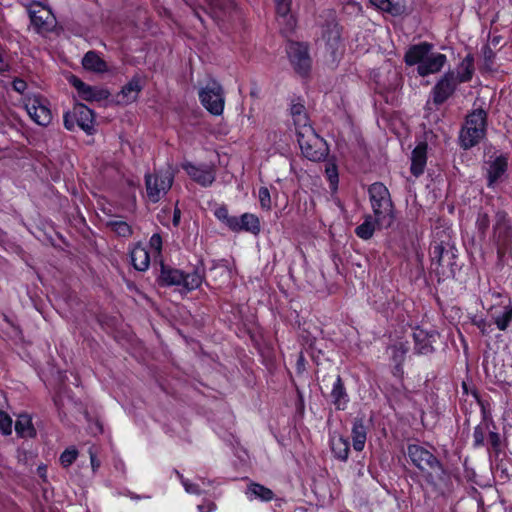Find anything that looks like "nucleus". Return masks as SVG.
Here are the masks:
<instances>
[{
	"mask_svg": "<svg viewBox=\"0 0 512 512\" xmlns=\"http://www.w3.org/2000/svg\"><path fill=\"white\" fill-rule=\"evenodd\" d=\"M433 45L421 42L408 48L404 61L408 66L418 64L417 72L420 76H427L439 72L446 62V56L432 52Z\"/></svg>",
	"mask_w": 512,
	"mask_h": 512,
	"instance_id": "f257e3e1",
	"label": "nucleus"
},
{
	"mask_svg": "<svg viewBox=\"0 0 512 512\" xmlns=\"http://www.w3.org/2000/svg\"><path fill=\"white\" fill-rule=\"evenodd\" d=\"M368 194L375 222L380 227H390L395 216L394 205L388 188L383 183L375 182L369 186Z\"/></svg>",
	"mask_w": 512,
	"mask_h": 512,
	"instance_id": "f03ea898",
	"label": "nucleus"
},
{
	"mask_svg": "<svg viewBox=\"0 0 512 512\" xmlns=\"http://www.w3.org/2000/svg\"><path fill=\"white\" fill-rule=\"evenodd\" d=\"M159 284L162 286H183L187 291L197 289L203 281V273L196 268L192 273L185 274L179 269L161 264Z\"/></svg>",
	"mask_w": 512,
	"mask_h": 512,
	"instance_id": "7ed1b4c3",
	"label": "nucleus"
},
{
	"mask_svg": "<svg viewBox=\"0 0 512 512\" xmlns=\"http://www.w3.org/2000/svg\"><path fill=\"white\" fill-rule=\"evenodd\" d=\"M33 30L40 35H46L55 30L57 19L52 11L38 1L24 4Z\"/></svg>",
	"mask_w": 512,
	"mask_h": 512,
	"instance_id": "20e7f679",
	"label": "nucleus"
},
{
	"mask_svg": "<svg viewBox=\"0 0 512 512\" xmlns=\"http://www.w3.org/2000/svg\"><path fill=\"white\" fill-rule=\"evenodd\" d=\"M297 140L303 155L311 161H321L329 152L326 141L319 137L313 128L298 132Z\"/></svg>",
	"mask_w": 512,
	"mask_h": 512,
	"instance_id": "39448f33",
	"label": "nucleus"
},
{
	"mask_svg": "<svg viewBox=\"0 0 512 512\" xmlns=\"http://www.w3.org/2000/svg\"><path fill=\"white\" fill-rule=\"evenodd\" d=\"M407 455L411 462L423 472H435L439 477L444 474V468L438 458L428 449L418 444H409Z\"/></svg>",
	"mask_w": 512,
	"mask_h": 512,
	"instance_id": "423d86ee",
	"label": "nucleus"
},
{
	"mask_svg": "<svg viewBox=\"0 0 512 512\" xmlns=\"http://www.w3.org/2000/svg\"><path fill=\"white\" fill-rule=\"evenodd\" d=\"M174 176L170 171L147 174L145 185L147 196L153 203L158 202L173 184Z\"/></svg>",
	"mask_w": 512,
	"mask_h": 512,
	"instance_id": "0eeeda50",
	"label": "nucleus"
},
{
	"mask_svg": "<svg viewBox=\"0 0 512 512\" xmlns=\"http://www.w3.org/2000/svg\"><path fill=\"white\" fill-rule=\"evenodd\" d=\"M202 105L213 115H221L224 109L223 89L216 81L209 82L199 92Z\"/></svg>",
	"mask_w": 512,
	"mask_h": 512,
	"instance_id": "6e6552de",
	"label": "nucleus"
},
{
	"mask_svg": "<svg viewBox=\"0 0 512 512\" xmlns=\"http://www.w3.org/2000/svg\"><path fill=\"white\" fill-rule=\"evenodd\" d=\"M25 109L30 118L40 126H47L52 120L48 101L41 95H31L25 99Z\"/></svg>",
	"mask_w": 512,
	"mask_h": 512,
	"instance_id": "1a4fd4ad",
	"label": "nucleus"
},
{
	"mask_svg": "<svg viewBox=\"0 0 512 512\" xmlns=\"http://www.w3.org/2000/svg\"><path fill=\"white\" fill-rule=\"evenodd\" d=\"M287 54L294 70L305 76L311 69V58L308 47L300 42H291L287 46Z\"/></svg>",
	"mask_w": 512,
	"mask_h": 512,
	"instance_id": "9d476101",
	"label": "nucleus"
},
{
	"mask_svg": "<svg viewBox=\"0 0 512 512\" xmlns=\"http://www.w3.org/2000/svg\"><path fill=\"white\" fill-rule=\"evenodd\" d=\"M458 85L454 72L445 73L432 89L433 104L439 106L451 97Z\"/></svg>",
	"mask_w": 512,
	"mask_h": 512,
	"instance_id": "9b49d317",
	"label": "nucleus"
},
{
	"mask_svg": "<svg viewBox=\"0 0 512 512\" xmlns=\"http://www.w3.org/2000/svg\"><path fill=\"white\" fill-rule=\"evenodd\" d=\"M493 238L499 249H506L512 241V225L505 211H497L495 214Z\"/></svg>",
	"mask_w": 512,
	"mask_h": 512,
	"instance_id": "f8f14e48",
	"label": "nucleus"
},
{
	"mask_svg": "<svg viewBox=\"0 0 512 512\" xmlns=\"http://www.w3.org/2000/svg\"><path fill=\"white\" fill-rule=\"evenodd\" d=\"M69 83L77 90L79 96L85 101H101L109 97L110 93L106 89L90 86L72 75Z\"/></svg>",
	"mask_w": 512,
	"mask_h": 512,
	"instance_id": "ddd939ff",
	"label": "nucleus"
},
{
	"mask_svg": "<svg viewBox=\"0 0 512 512\" xmlns=\"http://www.w3.org/2000/svg\"><path fill=\"white\" fill-rule=\"evenodd\" d=\"M182 168L190 178L203 187H209L215 181V171L211 166H196L190 162L182 164Z\"/></svg>",
	"mask_w": 512,
	"mask_h": 512,
	"instance_id": "4468645a",
	"label": "nucleus"
},
{
	"mask_svg": "<svg viewBox=\"0 0 512 512\" xmlns=\"http://www.w3.org/2000/svg\"><path fill=\"white\" fill-rule=\"evenodd\" d=\"M438 333L435 330H425L417 327L413 332L414 350L419 355H427L434 351L433 343L436 342Z\"/></svg>",
	"mask_w": 512,
	"mask_h": 512,
	"instance_id": "2eb2a0df",
	"label": "nucleus"
},
{
	"mask_svg": "<svg viewBox=\"0 0 512 512\" xmlns=\"http://www.w3.org/2000/svg\"><path fill=\"white\" fill-rule=\"evenodd\" d=\"M74 118L77 125L87 134H92L94 132V113L86 105L81 103L74 105Z\"/></svg>",
	"mask_w": 512,
	"mask_h": 512,
	"instance_id": "dca6fc26",
	"label": "nucleus"
},
{
	"mask_svg": "<svg viewBox=\"0 0 512 512\" xmlns=\"http://www.w3.org/2000/svg\"><path fill=\"white\" fill-rule=\"evenodd\" d=\"M290 114L296 127V134L305 131V128H312L309 124V117L303 101L299 98L293 99L290 106Z\"/></svg>",
	"mask_w": 512,
	"mask_h": 512,
	"instance_id": "f3484780",
	"label": "nucleus"
},
{
	"mask_svg": "<svg viewBox=\"0 0 512 512\" xmlns=\"http://www.w3.org/2000/svg\"><path fill=\"white\" fill-rule=\"evenodd\" d=\"M368 425L365 423L364 417H356L353 420L351 436L353 442V448L357 452H361L367 440Z\"/></svg>",
	"mask_w": 512,
	"mask_h": 512,
	"instance_id": "a211bd4d",
	"label": "nucleus"
},
{
	"mask_svg": "<svg viewBox=\"0 0 512 512\" xmlns=\"http://www.w3.org/2000/svg\"><path fill=\"white\" fill-rule=\"evenodd\" d=\"M331 403L336 410H345L349 402V396L340 375H337L330 392Z\"/></svg>",
	"mask_w": 512,
	"mask_h": 512,
	"instance_id": "6ab92c4d",
	"label": "nucleus"
},
{
	"mask_svg": "<svg viewBox=\"0 0 512 512\" xmlns=\"http://www.w3.org/2000/svg\"><path fill=\"white\" fill-rule=\"evenodd\" d=\"M427 160V143H419L411 154V173L415 177L423 174Z\"/></svg>",
	"mask_w": 512,
	"mask_h": 512,
	"instance_id": "aec40b11",
	"label": "nucleus"
},
{
	"mask_svg": "<svg viewBox=\"0 0 512 512\" xmlns=\"http://www.w3.org/2000/svg\"><path fill=\"white\" fill-rule=\"evenodd\" d=\"M486 132L481 129L471 127L467 124L461 129L460 132V143L464 149L472 148L477 145L481 139L484 138Z\"/></svg>",
	"mask_w": 512,
	"mask_h": 512,
	"instance_id": "412c9836",
	"label": "nucleus"
},
{
	"mask_svg": "<svg viewBox=\"0 0 512 512\" xmlns=\"http://www.w3.org/2000/svg\"><path fill=\"white\" fill-rule=\"evenodd\" d=\"M507 159L503 156L497 157L494 161L490 162L487 169L488 186L492 187L506 172Z\"/></svg>",
	"mask_w": 512,
	"mask_h": 512,
	"instance_id": "4be33fe9",
	"label": "nucleus"
},
{
	"mask_svg": "<svg viewBox=\"0 0 512 512\" xmlns=\"http://www.w3.org/2000/svg\"><path fill=\"white\" fill-rule=\"evenodd\" d=\"M331 450L335 458L345 462L350 451L349 440L341 435H334L330 439Z\"/></svg>",
	"mask_w": 512,
	"mask_h": 512,
	"instance_id": "5701e85b",
	"label": "nucleus"
},
{
	"mask_svg": "<svg viewBox=\"0 0 512 512\" xmlns=\"http://www.w3.org/2000/svg\"><path fill=\"white\" fill-rule=\"evenodd\" d=\"M82 65L86 70L96 73H103L108 70L107 63L95 51H88L84 55Z\"/></svg>",
	"mask_w": 512,
	"mask_h": 512,
	"instance_id": "b1692460",
	"label": "nucleus"
},
{
	"mask_svg": "<svg viewBox=\"0 0 512 512\" xmlns=\"http://www.w3.org/2000/svg\"><path fill=\"white\" fill-rule=\"evenodd\" d=\"M134 268L138 271H145L150 264L149 252L141 245H136L130 253Z\"/></svg>",
	"mask_w": 512,
	"mask_h": 512,
	"instance_id": "393cba45",
	"label": "nucleus"
},
{
	"mask_svg": "<svg viewBox=\"0 0 512 512\" xmlns=\"http://www.w3.org/2000/svg\"><path fill=\"white\" fill-rule=\"evenodd\" d=\"M239 231H247L252 234H258L260 232V221L259 218L251 213H244L240 217H237Z\"/></svg>",
	"mask_w": 512,
	"mask_h": 512,
	"instance_id": "a878e982",
	"label": "nucleus"
},
{
	"mask_svg": "<svg viewBox=\"0 0 512 512\" xmlns=\"http://www.w3.org/2000/svg\"><path fill=\"white\" fill-rule=\"evenodd\" d=\"M465 124L481 129L482 131L486 132V125H487V113L484 109L478 108L473 110L469 115L466 117Z\"/></svg>",
	"mask_w": 512,
	"mask_h": 512,
	"instance_id": "bb28decb",
	"label": "nucleus"
},
{
	"mask_svg": "<svg viewBox=\"0 0 512 512\" xmlns=\"http://www.w3.org/2000/svg\"><path fill=\"white\" fill-rule=\"evenodd\" d=\"M15 431L20 437H33L35 429L30 416L26 414L20 415L15 422Z\"/></svg>",
	"mask_w": 512,
	"mask_h": 512,
	"instance_id": "cd10ccee",
	"label": "nucleus"
},
{
	"mask_svg": "<svg viewBox=\"0 0 512 512\" xmlns=\"http://www.w3.org/2000/svg\"><path fill=\"white\" fill-rule=\"evenodd\" d=\"M376 225L375 217L373 218L372 215H366L364 222L356 227L355 234L363 240H368L373 236Z\"/></svg>",
	"mask_w": 512,
	"mask_h": 512,
	"instance_id": "c85d7f7f",
	"label": "nucleus"
},
{
	"mask_svg": "<svg viewBox=\"0 0 512 512\" xmlns=\"http://www.w3.org/2000/svg\"><path fill=\"white\" fill-rule=\"evenodd\" d=\"M492 318L497 328L505 331L512 322V305H506L501 312L493 313Z\"/></svg>",
	"mask_w": 512,
	"mask_h": 512,
	"instance_id": "c756f323",
	"label": "nucleus"
},
{
	"mask_svg": "<svg viewBox=\"0 0 512 512\" xmlns=\"http://www.w3.org/2000/svg\"><path fill=\"white\" fill-rule=\"evenodd\" d=\"M451 254L450 250H447V246H445L443 243H439L433 246L431 257L432 261L435 262L438 267L441 268V271L439 273L445 274V262H446V256H449Z\"/></svg>",
	"mask_w": 512,
	"mask_h": 512,
	"instance_id": "7c9ffc66",
	"label": "nucleus"
},
{
	"mask_svg": "<svg viewBox=\"0 0 512 512\" xmlns=\"http://www.w3.org/2000/svg\"><path fill=\"white\" fill-rule=\"evenodd\" d=\"M292 0H276V13L282 18L289 28L295 25V19L290 15Z\"/></svg>",
	"mask_w": 512,
	"mask_h": 512,
	"instance_id": "2f4dec72",
	"label": "nucleus"
},
{
	"mask_svg": "<svg viewBox=\"0 0 512 512\" xmlns=\"http://www.w3.org/2000/svg\"><path fill=\"white\" fill-rule=\"evenodd\" d=\"M215 216L218 220L222 221L230 230L234 232L239 231V226L236 216H230L228 209L225 206H220L215 210Z\"/></svg>",
	"mask_w": 512,
	"mask_h": 512,
	"instance_id": "473e14b6",
	"label": "nucleus"
},
{
	"mask_svg": "<svg viewBox=\"0 0 512 512\" xmlns=\"http://www.w3.org/2000/svg\"><path fill=\"white\" fill-rule=\"evenodd\" d=\"M141 90L142 85L140 84V80L138 78H133L123 86L121 94L127 99V101H134Z\"/></svg>",
	"mask_w": 512,
	"mask_h": 512,
	"instance_id": "72a5a7b5",
	"label": "nucleus"
},
{
	"mask_svg": "<svg viewBox=\"0 0 512 512\" xmlns=\"http://www.w3.org/2000/svg\"><path fill=\"white\" fill-rule=\"evenodd\" d=\"M247 494L253 495L255 498H259L264 501H269L273 498L274 494L272 490L266 488L263 485L252 483L247 490Z\"/></svg>",
	"mask_w": 512,
	"mask_h": 512,
	"instance_id": "f704fd0d",
	"label": "nucleus"
},
{
	"mask_svg": "<svg viewBox=\"0 0 512 512\" xmlns=\"http://www.w3.org/2000/svg\"><path fill=\"white\" fill-rule=\"evenodd\" d=\"M107 226L120 237H130L132 235L131 226L125 221L114 220L107 222Z\"/></svg>",
	"mask_w": 512,
	"mask_h": 512,
	"instance_id": "c9c22d12",
	"label": "nucleus"
},
{
	"mask_svg": "<svg viewBox=\"0 0 512 512\" xmlns=\"http://www.w3.org/2000/svg\"><path fill=\"white\" fill-rule=\"evenodd\" d=\"M460 68L462 69V72L456 75L458 84L470 81L474 71L472 59L470 57H466L462 61Z\"/></svg>",
	"mask_w": 512,
	"mask_h": 512,
	"instance_id": "e433bc0d",
	"label": "nucleus"
},
{
	"mask_svg": "<svg viewBox=\"0 0 512 512\" xmlns=\"http://www.w3.org/2000/svg\"><path fill=\"white\" fill-rule=\"evenodd\" d=\"M489 226V215L483 211H479L476 219V228L480 239H485Z\"/></svg>",
	"mask_w": 512,
	"mask_h": 512,
	"instance_id": "4c0bfd02",
	"label": "nucleus"
},
{
	"mask_svg": "<svg viewBox=\"0 0 512 512\" xmlns=\"http://www.w3.org/2000/svg\"><path fill=\"white\" fill-rule=\"evenodd\" d=\"M488 429V423H481L474 428L473 431V446L475 448L484 445L485 433Z\"/></svg>",
	"mask_w": 512,
	"mask_h": 512,
	"instance_id": "58836bf2",
	"label": "nucleus"
},
{
	"mask_svg": "<svg viewBox=\"0 0 512 512\" xmlns=\"http://www.w3.org/2000/svg\"><path fill=\"white\" fill-rule=\"evenodd\" d=\"M323 38L327 39V43L334 47L340 39V32L336 24L328 27V30L323 33Z\"/></svg>",
	"mask_w": 512,
	"mask_h": 512,
	"instance_id": "ea45409f",
	"label": "nucleus"
},
{
	"mask_svg": "<svg viewBox=\"0 0 512 512\" xmlns=\"http://www.w3.org/2000/svg\"><path fill=\"white\" fill-rule=\"evenodd\" d=\"M78 451L75 448H68L60 455V463L63 467H69L77 458Z\"/></svg>",
	"mask_w": 512,
	"mask_h": 512,
	"instance_id": "a19ab883",
	"label": "nucleus"
},
{
	"mask_svg": "<svg viewBox=\"0 0 512 512\" xmlns=\"http://www.w3.org/2000/svg\"><path fill=\"white\" fill-rule=\"evenodd\" d=\"M0 432L9 435L12 432V419L4 411H0Z\"/></svg>",
	"mask_w": 512,
	"mask_h": 512,
	"instance_id": "79ce46f5",
	"label": "nucleus"
},
{
	"mask_svg": "<svg viewBox=\"0 0 512 512\" xmlns=\"http://www.w3.org/2000/svg\"><path fill=\"white\" fill-rule=\"evenodd\" d=\"M258 197L260 206L265 210H270L272 203L269 189L267 187H260Z\"/></svg>",
	"mask_w": 512,
	"mask_h": 512,
	"instance_id": "37998d69",
	"label": "nucleus"
},
{
	"mask_svg": "<svg viewBox=\"0 0 512 512\" xmlns=\"http://www.w3.org/2000/svg\"><path fill=\"white\" fill-rule=\"evenodd\" d=\"M488 441H489L493 451L496 454H498L500 452V447H501V438H500L499 433L490 431Z\"/></svg>",
	"mask_w": 512,
	"mask_h": 512,
	"instance_id": "c03bdc74",
	"label": "nucleus"
},
{
	"mask_svg": "<svg viewBox=\"0 0 512 512\" xmlns=\"http://www.w3.org/2000/svg\"><path fill=\"white\" fill-rule=\"evenodd\" d=\"M63 120L65 128L69 131H73L77 124L74 118V108L64 114Z\"/></svg>",
	"mask_w": 512,
	"mask_h": 512,
	"instance_id": "a18cd8bd",
	"label": "nucleus"
},
{
	"mask_svg": "<svg viewBox=\"0 0 512 512\" xmlns=\"http://www.w3.org/2000/svg\"><path fill=\"white\" fill-rule=\"evenodd\" d=\"M473 324L480 330L482 335H489L492 331V325L484 319L473 320Z\"/></svg>",
	"mask_w": 512,
	"mask_h": 512,
	"instance_id": "49530a36",
	"label": "nucleus"
},
{
	"mask_svg": "<svg viewBox=\"0 0 512 512\" xmlns=\"http://www.w3.org/2000/svg\"><path fill=\"white\" fill-rule=\"evenodd\" d=\"M447 250H450L451 254H449V256H446L445 268H450V273L454 275V266L456 265L454 259L456 257V250L454 249V247H447Z\"/></svg>",
	"mask_w": 512,
	"mask_h": 512,
	"instance_id": "de8ad7c7",
	"label": "nucleus"
},
{
	"mask_svg": "<svg viewBox=\"0 0 512 512\" xmlns=\"http://www.w3.org/2000/svg\"><path fill=\"white\" fill-rule=\"evenodd\" d=\"M149 244L152 249H154L157 252L161 251L162 248V238L159 234L155 233L151 236L149 240Z\"/></svg>",
	"mask_w": 512,
	"mask_h": 512,
	"instance_id": "09e8293b",
	"label": "nucleus"
},
{
	"mask_svg": "<svg viewBox=\"0 0 512 512\" xmlns=\"http://www.w3.org/2000/svg\"><path fill=\"white\" fill-rule=\"evenodd\" d=\"M326 174L331 183L338 181L337 167L334 164H330L326 167Z\"/></svg>",
	"mask_w": 512,
	"mask_h": 512,
	"instance_id": "8fccbe9b",
	"label": "nucleus"
},
{
	"mask_svg": "<svg viewBox=\"0 0 512 512\" xmlns=\"http://www.w3.org/2000/svg\"><path fill=\"white\" fill-rule=\"evenodd\" d=\"M182 484L188 493L197 494L201 493V490L197 484L191 483L186 479H182Z\"/></svg>",
	"mask_w": 512,
	"mask_h": 512,
	"instance_id": "3c124183",
	"label": "nucleus"
},
{
	"mask_svg": "<svg viewBox=\"0 0 512 512\" xmlns=\"http://www.w3.org/2000/svg\"><path fill=\"white\" fill-rule=\"evenodd\" d=\"M404 10V7L399 3H392L390 1V5L387 6L385 12H388L392 15H400Z\"/></svg>",
	"mask_w": 512,
	"mask_h": 512,
	"instance_id": "603ef678",
	"label": "nucleus"
},
{
	"mask_svg": "<svg viewBox=\"0 0 512 512\" xmlns=\"http://www.w3.org/2000/svg\"><path fill=\"white\" fill-rule=\"evenodd\" d=\"M27 88V84L22 79H15L13 81V89L19 93H23Z\"/></svg>",
	"mask_w": 512,
	"mask_h": 512,
	"instance_id": "864d4df0",
	"label": "nucleus"
},
{
	"mask_svg": "<svg viewBox=\"0 0 512 512\" xmlns=\"http://www.w3.org/2000/svg\"><path fill=\"white\" fill-rule=\"evenodd\" d=\"M88 452L90 455L92 469L93 471H96L100 467V462L96 458V453L93 447H90Z\"/></svg>",
	"mask_w": 512,
	"mask_h": 512,
	"instance_id": "5fc2aeb1",
	"label": "nucleus"
},
{
	"mask_svg": "<svg viewBox=\"0 0 512 512\" xmlns=\"http://www.w3.org/2000/svg\"><path fill=\"white\" fill-rule=\"evenodd\" d=\"M391 0H370V3L382 11H385L387 6L390 5Z\"/></svg>",
	"mask_w": 512,
	"mask_h": 512,
	"instance_id": "6e6d98bb",
	"label": "nucleus"
},
{
	"mask_svg": "<svg viewBox=\"0 0 512 512\" xmlns=\"http://www.w3.org/2000/svg\"><path fill=\"white\" fill-rule=\"evenodd\" d=\"M483 55H484V59H485L486 63H490L494 59V52L488 45L484 46Z\"/></svg>",
	"mask_w": 512,
	"mask_h": 512,
	"instance_id": "4d7b16f0",
	"label": "nucleus"
},
{
	"mask_svg": "<svg viewBox=\"0 0 512 512\" xmlns=\"http://www.w3.org/2000/svg\"><path fill=\"white\" fill-rule=\"evenodd\" d=\"M216 509V505L214 502H208L206 505L201 504L198 505L199 512H211Z\"/></svg>",
	"mask_w": 512,
	"mask_h": 512,
	"instance_id": "13d9d810",
	"label": "nucleus"
},
{
	"mask_svg": "<svg viewBox=\"0 0 512 512\" xmlns=\"http://www.w3.org/2000/svg\"><path fill=\"white\" fill-rule=\"evenodd\" d=\"M89 429L93 434L103 432L102 425L99 423V421H95L92 425L89 426Z\"/></svg>",
	"mask_w": 512,
	"mask_h": 512,
	"instance_id": "bf43d9fd",
	"label": "nucleus"
},
{
	"mask_svg": "<svg viewBox=\"0 0 512 512\" xmlns=\"http://www.w3.org/2000/svg\"><path fill=\"white\" fill-rule=\"evenodd\" d=\"M180 219H181V211L178 208H175L174 213H173V219H172L173 225L178 226L180 223Z\"/></svg>",
	"mask_w": 512,
	"mask_h": 512,
	"instance_id": "052dcab7",
	"label": "nucleus"
},
{
	"mask_svg": "<svg viewBox=\"0 0 512 512\" xmlns=\"http://www.w3.org/2000/svg\"><path fill=\"white\" fill-rule=\"evenodd\" d=\"M399 349L401 350L402 355H404L407 351V348H405L403 344H400Z\"/></svg>",
	"mask_w": 512,
	"mask_h": 512,
	"instance_id": "680f3d73",
	"label": "nucleus"
},
{
	"mask_svg": "<svg viewBox=\"0 0 512 512\" xmlns=\"http://www.w3.org/2000/svg\"><path fill=\"white\" fill-rule=\"evenodd\" d=\"M492 42H493V43H498V40H497L496 38H494V39L492 40Z\"/></svg>",
	"mask_w": 512,
	"mask_h": 512,
	"instance_id": "e2e57ef3",
	"label": "nucleus"
},
{
	"mask_svg": "<svg viewBox=\"0 0 512 512\" xmlns=\"http://www.w3.org/2000/svg\"><path fill=\"white\" fill-rule=\"evenodd\" d=\"M177 475L180 476L181 480L183 479V477L180 475V472H177Z\"/></svg>",
	"mask_w": 512,
	"mask_h": 512,
	"instance_id": "0e129e2a",
	"label": "nucleus"
}]
</instances>
